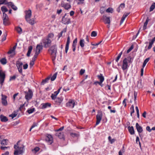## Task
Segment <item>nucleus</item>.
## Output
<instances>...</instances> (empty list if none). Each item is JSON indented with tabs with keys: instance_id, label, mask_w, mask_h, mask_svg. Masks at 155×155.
I'll use <instances>...</instances> for the list:
<instances>
[{
	"instance_id": "a211bd4d",
	"label": "nucleus",
	"mask_w": 155,
	"mask_h": 155,
	"mask_svg": "<svg viewBox=\"0 0 155 155\" xmlns=\"http://www.w3.org/2000/svg\"><path fill=\"white\" fill-rule=\"evenodd\" d=\"M55 135L58 137L60 139H64V136L63 132H57Z\"/></svg>"
},
{
	"instance_id": "774afa93",
	"label": "nucleus",
	"mask_w": 155,
	"mask_h": 155,
	"mask_svg": "<svg viewBox=\"0 0 155 155\" xmlns=\"http://www.w3.org/2000/svg\"><path fill=\"white\" fill-rule=\"evenodd\" d=\"M54 36V34L52 33L49 34L48 35V38H53Z\"/></svg>"
},
{
	"instance_id": "f257e3e1",
	"label": "nucleus",
	"mask_w": 155,
	"mask_h": 155,
	"mask_svg": "<svg viewBox=\"0 0 155 155\" xmlns=\"http://www.w3.org/2000/svg\"><path fill=\"white\" fill-rule=\"evenodd\" d=\"M31 16V10H29L26 11L25 15V19L31 25H34L35 23V19L32 18L30 19Z\"/></svg>"
},
{
	"instance_id": "0eeeda50",
	"label": "nucleus",
	"mask_w": 155,
	"mask_h": 155,
	"mask_svg": "<svg viewBox=\"0 0 155 155\" xmlns=\"http://www.w3.org/2000/svg\"><path fill=\"white\" fill-rule=\"evenodd\" d=\"M45 140L49 144H51L53 142V139L52 136L50 134H47Z\"/></svg>"
},
{
	"instance_id": "f704fd0d",
	"label": "nucleus",
	"mask_w": 155,
	"mask_h": 155,
	"mask_svg": "<svg viewBox=\"0 0 155 155\" xmlns=\"http://www.w3.org/2000/svg\"><path fill=\"white\" fill-rule=\"evenodd\" d=\"M8 141L7 139H4L1 142V144L3 145H6L7 144V141Z\"/></svg>"
},
{
	"instance_id": "4c0bfd02",
	"label": "nucleus",
	"mask_w": 155,
	"mask_h": 155,
	"mask_svg": "<svg viewBox=\"0 0 155 155\" xmlns=\"http://www.w3.org/2000/svg\"><path fill=\"white\" fill-rule=\"evenodd\" d=\"M17 32L19 33H21L22 31V30L21 28L19 27L15 28Z\"/></svg>"
},
{
	"instance_id": "7c9ffc66",
	"label": "nucleus",
	"mask_w": 155,
	"mask_h": 155,
	"mask_svg": "<svg viewBox=\"0 0 155 155\" xmlns=\"http://www.w3.org/2000/svg\"><path fill=\"white\" fill-rule=\"evenodd\" d=\"M8 2L6 0H0V5L1 4H5L7 6Z\"/></svg>"
},
{
	"instance_id": "79ce46f5",
	"label": "nucleus",
	"mask_w": 155,
	"mask_h": 155,
	"mask_svg": "<svg viewBox=\"0 0 155 155\" xmlns=\"http://www.w3.org/2000/svg\"><path fill=\"white\" fill-rule=\"evenodd\" d=\"M134 46L133 44H132L130 48L127 51V53H129L134 48Z\"/></svg>"
},
{
	"instance_id": "412c9836",
	"label": "nucleus",
	"mask_w": 155,
	"mask_h": 155,
	"mask_svg": "<svg viewBox=\"0 0 155 155\" xmlns=\"http://www.w3.org/2000/svg\"><path fill=\"white\" fill-rule=\"evenodd\" d=\"M0 119L1 121L2 122H6L8 120V118L2 114L0 116Z\"/></svg>"
},
{
	"instance_id": "bb28decb",
	"label": "nucleus",
	"mask_w": 155,
	"mask_h": 155,
	"mask_svg": "<svg viewBox=\"0 0 155 155\" xmlns=\"http://www.w3.org/2000/svg\"><path fill=\"white\" fill-rule=\"evenodd\" d=\"M97 77L98 79H100V81L101 82H103L104 81V78L102 74H101L99 75H98Z\"/></svg>"
},
{
	"instance_id": "4468645a",
	"label": "nucleus",
	"mask_w": 155,
	"mask_h": 155,
	"mask_svg": "<svg viewBox=\"0 0 155 155\" xmlns=\"http://www.w3.org/2000/svg\"><path fill=\"white\" fill-rule=\"evenodd\" d=\"M70 43V37L68 36L67 38V43L66 45L65 51V53H67L68 52V50L69 49V44Z\"/></svg>"
},
{
	"instance_id": "6e6d98bb",
	"label": "nucleus",
	"mask_w": 155,
	"mask_h": 155,
	"mask_svg": "<svg viewBox=\"0 0 155 155\" xmlns=\"http://www.w3.org/2000/svg\"><path fill=\"white\" fill-rule=\"evenodd\" d=\"M17 115V114L12 113L11 114L9 115V117H12V119H13L14 117H16Z\"/></svg>"
},
{
	"instance_id": "58836bf2",
	"label": "nucleus",
	"mask_w": 155,
	"mask_h": 155,
	"mask_svg": "<svg viewBox=\"0 0 155 155\" xmlns=\"http://www.w3.org/2000/svg\"><path fill=\"white\" fill-rule=\"evenodd\" d=\"M131 112H130V115L132 116V114L134 112V107L133 105H132L130 108Z\"/></svg>"
},
{
	"instance_id": "bf43d9fd",
	"label": "nucleus",
	"mask_w": 155,
	"mask_h": 155,
	"mask_svg": "<svg viewBox=\"0 0 155 155\" xmlns=\"http://www.w3.org/2000/svg\"><path fill=\"white\" fill-rule=\"evenodd\" d=\"M85 71V70L83 69H81V70L80 71V75H82L83 74H84Z\"/></svg>"
},
{
	"instance_id": "9d476101",
	"label": "nucleus",
	"mask_w": 155,
	"mask_h": 155,
	"mask_svg": "<svg viewBox=\"0 0 155 155\" xmlns=\"http://www.w3.org/2000/svg\"><path fill=\"white\" fill-rule=\"evenodd\" d=\"M127 58H125L123 61V64L122 67V69L123 70H126L127 68Z\"/></svg>"
},
{
	"instance_id": "a19ab883",
	"label": "nucleus",
	"mask_w": 155,
	"mask_h": 155,
	"mask_svg": "<svg viewBox=\"0 0 155 155\" xmlns=\"http://www.w3.org/2000/svg\"><path fill=\"white\" fill-rule=\"evenodd\" d=\"M134 46L133 44H132L130 48L127 51V53H129L134 48Z\"/></svg>"
},
{
	"instance_id": "a18cd8bd",
	"label": "nucleus",
	"mask_w": 155,
	"mask_h": 155,
	"mask_svg": "<svg viewBox=\"0 0 155 155\" xmlns=\"http://www.w3.org/2000/svg\"><path fill=\"white\" fill-rule=\"evenodd\" d=\"M137 87L139 88H142V82L141 81L138 82Z\"/></svg>"
},
{
	"instance_id": "393cba45",
	"label": "nucleus",
	"mask_w": 155,
	"mask_h": 155,
	"mask_svg": "<svg viewBox=\"0 0 155 155\" xmlns=\"http://www.w3.org/2000/svg\"><path fill=\"white\" fill-rule=\"evenodd\" d=\"M128 129L129 132L130 133V134H133L134 133V128L133 127L131 126V127H128Z\"/></svg>"
},
{
	"instance_id": "052dcab7",
	"label": "nucleus",
	"mask_w": 155,
	"mask_h": 155,
	"mask_svg": "<svg viewBox=\"0 0 155 155\" xmlns=\"http://www.w3.org/2000/svg\"><path fill=\"white\" fill-rule=\"evenodd\" d=\"M7 97L6 96L2 94V100H6Z\"/></svg>"
},
{
	"instance_id": "37998d69",
	"label": "nucleus",
	"mask_w": 155,
	"mask_h": 155,
	"mask_svg": "<svg viewBox=\"0 0 155 155\" xmlns=\"http://www.w3.org/2000/svg\"><path fill=\"white\" fill-rule=\"evenodd\" d=\"M113 9L111 8H109L106 10V12H110L112 13L113 12Z\"/></svg>"
},
{
	"instance_id": "aec40b11",
	"label": "nucleus",
	"mask_w": 155,
	"mask_h": 155,
	"mask_svg": "<svg viewBox=\"0 0 155 155\" xmlns=\"http://www.w3.org/2000/svg\"><path fill=\"white\" fill-rule=\"evenodd\" d=\"M42 49L43 46L42 45H38L36 47V52L39 54L40 53L41 51L42 50Z\"/></svg>"
},
{
	"instance_id": "c9c22d12",
	"label": "nucleus",
	"mask_w": 155,
	"mask_h": 155,
	"mask_svg": "<svg viewBox=\"0 0 155 155\" xmlns=\"http://www.w3.org/2000/svg\"><path fill=\"white\" fill-rule=\"evenodd\" d=\"M122 53H123V51H122L119 54L117 57L116 58V60H115V61L116 62H118L119 59L120 58L121 56V55H122Z\"/></svg>"
},
{
	"instance_id": "49530a36",
	"label": "nucleus",
	"mask_w": 155,
	"mask_h": 155,
	"mask_svg": "<svg viewBox=\"0 0 155 155\" xmlns=\"http://www.w3.org/2000/svg\"><path fill=\"white\" fill-rule=\"evenodd\" d=\"M35 110L34 108H32V109L28 110L27 112L29 114L32 113Z\"/></svg>"
},
{
	"instance_id": "5fc2aeb1",
	"label": "nucleus",
	"mask_w": 155,
	"mask_h": 155,
	"mask_svg": "<svg viewBox=\"0 0 155 155\" xmlns=\"http://www.w3.org/2000/svg\"><path fill=\"white\" fill-rule=\"evenodd\" d=\"M51 97L52 100H54L57 98V97H56L57 96H56L55 94H52Z\"/></svg>"
},
{
	"instance_id": "c85d7f7f",
	"label": "nucleus",
	"mask_w": 155,
	"mask_h": 155,
	"mask_svg": "<svg viewBox=\"0 0 155 155\" xmlns=\"http://www.w3.org/2000/svg\"><path fill=\"white\" fill-rule=\"evenodd\" d=\"M7 35V31H5V32H4L3 37L2 40V42L4 41L6 39Z\"/></svg>"
},
{
	"instance_id": "e433bc0d",
	"label": "nucleus",
	"mask_w": 155,
	"mask_h": 155,
	"mask_svg": "<svg viewBox=\"0 0 155 155\" xmlns=\"http://www.w3.org/2000/svg\"><path fill=\"white\" fill-rule=\"evenodd\" d=\"M84 39H81L80 41V45L82 48H83L84 46Z\"/></svg>"
},
{
	"instance_id": "f03ea898",
	"label": "nucleus",
	"mask_w": 155,
	"mask_h": 155,
	"mask_svg": "<svg viewBox=\"0 0 155 155\" xmlns=\"http://www.w3.org/2000/svg\"><path fill=\"white\" fill-rule=\"evenodd\" d=\"M25 98L27 100V102L28 101L31 99L33 95V92L32 91L29 89L28 91H25Z\"/></svg>"
},
{
	"instance_id": "423d86ee",
	"label": "nucleus",
	"mask_w": 155,
	"mask_h": 155,
	"mask_svg": "<svg viewBox=\"0 0 155 155\" xmlns=\"http://www.w3.org/2000/svg\"><path fill=\"white\" fill-rule=\"evenodd\" d=\"M16 65L19 72L22 74V66L23 63L21 61H18L16 63Z\"/></svg>"
},
{
	"instance_id": "2eb2a0df",
	"label": "nucleus",
	"mask_w": 155,
	"mask_h": 155,
	"mask_svg": "<svg viewBox=\"0 0 155 155\" xmlns=\"http://www.w3.org/2000/svg\"><path fill=\"white\" fill-rule=\"evenodd\" d=\"M8 6L9 8H10V6L11 7L12 9L15 11H16L18 9L17 7L14 5L13 2H8Z\"/></svg>"
},
{
	"instance_id": "4d7b16f0",
	"label": "nucleus",
	"mask_w": 155,
	"mask_h": 155,
	"mask_svg": "<svg viewBox=\"0 0 155 155\" xmlns=\"http://www.w3.org/2000/svg\"><path fill=\"white\" fill-rule=\"evenodd\" d=\"M37 126V125L35 123H34L31 126V128H30L29 130V131H31L32 129H33V128L36 126Z\"/></svg>"
},
{
	"instance_id": "b1692460",
	"label": "nucleus",
	"mask_w": 155,
	"mask_h": 155,
	"mask_svg": "<svg viewBox=\"0 0 155 155\" xmlns=\"http://www.w3.org/2000/svg\"><path fill=\"white\" fill-rule=\"evenodd\" d=\"M32 48L33 47L32 46H30L28 47V51L27 54V56L28 57H29L30 56V55L32 50Z\"/></svg>"
},
{
	"instance_id": "1a4fd4ad",
	"label": "nucleus",
	"mask_w": 155,
	"mask_h": 155,
	"mask_svg": "<svg viewBox=\"0 0 155 155\" xmlns=\"http://www.w3.org/2000/svg\"><path fill=\"white\" fill-rule=\"evenodd\" d=\"M150 60V58H146L144 61L143 66H142V68H141V76H142L143 75V68L145 66L146 64L148 62V61H149Z\"/></svg>"
},
{
	"instance_id": "dca6fc26",
	"label": "nucleus",
	"mask_w": 155,
	"mask_h": 155,
	"mask_svg": "<svg viewBox=\"0 0 155 155\" xmlns=\"http://www.w3.org/2000/svg\"><path fill=\"white\" fill-rule=\"evenodd\" d=\"M136 129L139 133L140 136V137L141 136L140 134L143 132V129L142 127L140 126L138 123H136Z\"/></svg>"
},
{
	"instance_id": "c03bdc74",
	"label": "nucleus",
	"mask_w": 155,
	"mask_h": 155,
	"mask_svg": "<svg viewBox=\"0 0 155 155\" xmlns=\"http://www.w3.org/2000/svg\"><path fill=\"white\" fill-rule=\"evenodd\" d=\"M0 78H5V74L4 73L2 72L1 71H0Z\"/></svg>"
},
{
	"instance_id": "7ed1b4c3",
	"label": "nucleus",
	"mask_w": 155,
	"mask_h": 155,
	"mask_svg": "<svg viewBox=\"0 0 155 155\" xmlns=\"http://www.w3.org/2000/svg\"><path fill=\"white\" fill-rule=\"evenodd\" d=\"M3 24L5 26L8 25L9 24V18L8 16L5 13H3Z\"/></svg>"
},
{
	"instance_id": "603ef678",
	"label": "nucleus",
	"mask_w": 155,
	"mask_h": 155,
	"mask_svg": "<svg viewBox=\"0 0 155 155\" xmlns=\"http://www.w3.org/2000/svg\"><path fill=\"white\" fill-rule=\"evenodd\" d=\"M127 58V61L129 62H132L133 58H131L130 57H129Z\"/></svg>"
},
{
	"instance_id": "ea45409f",
	"label": "nucleus",
	"mask_w": 155,
	"mask_h": 155,
	"mask_svg": "<svg viewBox=\"0 0 155 155\" xmlns=\"http://www.w3.org/2000/svg\"><path fill=\"white\" fill-rule=\"evenodd\" d=\"M155 8V3H153L150 8V12L152 11Z\"/></svg>"
},
{
	"instance_id": "4be33fe9",
	"label": "nucleus",
	"mask_w": 155,
	"mask_h": 155,
	"mask_svg": "<svg viewBox=\"0 0 155 155\" xmlns=\"http://www.w3.org/2000/svg\"><path fill=\"white\" fill-rule=\"evenodd\" d=\"M51 74L50 75L44 80H43L41 83V84L42 85H44L45 83L48 82V81L51 78Z\"/></svg>"
},
{
	"instance_id": "e2e57ef3",
	"label": "nucleus",
	"mask_w": 155,
	"mask_h": 155,
	"mask_svg": "<svg viewBox=\"0 0 155 155\" xmlns=\"http://www.w3.org/2000/svg\"><path fill=\"white\" fill-rule=\"evenodd\" d=\"M125 7V4L124 3H122L120 4L119 6V8H124Z\"/></svg>"
},
{
	"instance_id": "20e7f679",
	"label": "nucleus",
	"mask_w": 155,
	"mask_h": 155,
	"mask_svg": "<svg viewBox=\"0 0 155 155\" xmlns=\"http://www.w3.org/2000/svg\"><path fill=\"white\" fill-rule=\"evenodd\" d=\"M51 41L48 38L44 39L43 41L44 47L47 48L50 46L51 45Z\"/></svg>"
},
{
	"instance_id": "f3484780",
	"label": "nucleus",
	"mask_w": 155,
	"mask_h": 155,
	"mask_svg": "<svg viewBox=\"0 0 155 155\" xmlns=\"http://www.w3.org/2000/svg\"><path fill=\"white\" fill-rule=\"evenodd\" d=\"M42 106L41 108L42 109H45L48 107H51V104L49 103H42L41 104Z\"/></svg>"
},
{
	"instance_id": "c756f323",
	"label": "nucleus",
	"mask_w": 155,
	"mask_h": 155,
	"mask_svg": "<svg viewBox=\"0 0 155 155\" xmlns=\"http://www.w3.org/2000/svg\"><path fill=\"white\" fill-rule=\"evenodd\" d=\"M1 10L2 12H3V13H5V12H7L8 11V9L5 6H3L1 7Z\"/></svg>"
},
{
	"instance_id": "6e6552de",
	"label": "nucleus",
	"mask_w": 155,
	"mask_h": 155,
	"mask_svg": "<svg viewBox=\"0 0 155 155\" xmlns=\"http://www.w3.org/2000/svg\"><path fill=\"white\" fill-rule=\"evenodd\" d=\"M48 51H51V54H56L57 51L56 45H54L51 46L50 49L48 50Z\"/></svg>"
},
{
	"instance_id": "de8ad7c7",
	"label": "nucleus",
	"mask_w": 155,
	"mask_h": 155,
	"mask_svg": "<svg viewBox=\"0 0 155 155\" xmlns=\"http://www.w3.org/2000/svg\"><path fill=\"white\" fill-rule=\"evenodd\" d=\"M2 103L4 106H6L8 104V102L6 100H2Z\"/></svg>"
},
{
	"instance_id": "5701e85b",
	"label": "nucleus",
	"mask_w": 155,
	"mask_h": 155,
	"mask_svg": "<svg viewBox=\"0 0 155 155\" xmlns=\"http://www.w3.org/2000/svg\"><path fill=\"white\" fill-rule=\"evenodd\" d=\"M22 146L20 147L19 146L18 148V150L19 151V154H21L23 153V149L24 148V146L23 145H22Z\"/></svg>"
},
{
	"instance_id": "2f4dec72",
	"label": "nucleus",
	"mask_w": 155,
	"mask_h": 155,
	"mask_svg": "<svg viewBox=\"0 0 155 155\" xmlns=\"http://www.w3.org/2000/svg\"><path fill=\"white\" fill-rule=\"evenodd\" d=\"M70 135L72 137H78L79 136V135L76 133H73L71 132H70Z\"/></svg>"
},
{
	"instance_id": "09e8293b",
	"label": "nucleus",
	"mask_w": 155,
	"mask_h": 155,
	"mask_svg": "<svg viewBox=\"0 0 155 155\" xmlns=\"http://www.w3.org/2000/svg\"><path fill=\"white\" fill-rule=\"evenodd\" d=\"M52 57V59L53 62L54 63V61L56 56V54H51Z\"/></svg>"
},
{
	"instance_id": "39448f33",
	"label": "nucleus",
	"mask_w": 155,
	"mask_h": 155,
	"mask_svg": "<svg viewBox=\"0 0 155 155\" xmlns=\"http://www.w3.org/2000/svg\"><path fill=\"white\" fill-rule=\"evenodd\" d=\"M103 116V114L101 111L98 112V114L96 115L97 121L95 125L98 124L101 121Z\"/></svg>"
},
{
	"instance_id": "9b49d317",
	"label": "nucleus",
	"mask_w": 155,
	"mask_h": 155,
	"mask_svg": "<svg viewBox=\"0 0 155 155\" xmlns=\"http://www.w3.org/2000/svg\"><path fill=\"white\" fill-rule=\"evenodd\" d=\"M74 104L75 102L74 100H71L66 104V106L68 107L73 108L74 107Z\"/></svg>"
},
{
	"instance_id": "473e14b6",
	"label": "nucleus",
	"mask_w": 155,
	"mask_h": 155,
	"mask_svg": "<svg viewBox=\"0 0 155 155\" xmlns=\"http://www.w3.org/2000/svg\"><path fill=\"white\" fill-rule=\"evenodd\" d=\"M57 72H56L54 74L53 76L51 77L50 79L51 81H53L57 77Z\"/></svg>"
},
{
	"instance_id": "cd10ccee",
	"label": "nucleus",
	"mask_w": 155,
	"mask_h": 155,
	"mask_svg": "<svg viewBox=\"0 0 155 155\" xmlns=\"http://www.w3.org/2000/svg\"><path fill=\"white\" fill-rule=\"evenodd\" d=\"M0 62L2 64L4 65L6 64L7 60L5 58H3L0 60Z\"/></svg>"
},
{
	"instance_id": "6ab92c4d",
	"label": "nucleus",
	"mask_w": 155,
	"mask_h": 155,
	"mask_svg": "<svg viewBox=\"0 0 155 155\" xmlns=\"http://www.w3.org/2000/svg\"><path fill=\"white\" fill-rule=\"evenodd\" d=\"M63 100L62 97H57L55 100V104L58 105H60Z\"/></svg>"
},
{
	"instance_id": "f8f14e48",
	"label": "nucleus",
	"mask_w": 155,
	"mask_h": 155,
	"mask_svg": "<svg viewBox=\"0 0 155 155\" xmlns=\"http://www.w3.org/2000/svg\"><path fill=\"white\" fill-rule=\"evenodd\" d=\"M62 22L65 25H68L70 23V19L68 18H64V17H63Z\"/></svg>"
},
{
	"instance_id": "ddd939ff",
	"label": "nucleus",
	"mask_w": 155,
	"mask_h": 155,
	"mask_svg": "<svg viewBox=\"0 0 155 155\" xmlns=\"http://www.w3.org/2000/svg\"><path fill=\"white\" fill-rule=\"evenodd\" d=\"M103 18L104 22L105 24H110V18L109 17H107L105 15H103Z\"/></svg>"
},
{
	"instance_id": "338daca9",
	"label": "nucleus",
	"mask_w": 155,
	"mask_h": 155,
	"mask_svg": "<svg viewBox=\"0 0 155 155\" xmlns=\"http://www.w3.org/2000/svg\"><path fill=\"white\" fill-rule=\"evenodd\" d=\"M28 65L27 64H25L23 66V69H26L28 68Z\"/></svg>"
},
{
	"instance_id": "680f3d73",
	"label": "nucleus",
	"mask_w": 155,
	"mask_h": 155,
	"mask_svg": "<svg viewBox=\"0 0 155 155\" xmlns=\"http://www.w3.org/2000/svg\"><path fill=\"white\" fill-rule=\"evenodd\" d=\"M16 78V76L15 75H14L13 76L11 77L10 78V81H11L12 80H14Z\"/></svg>"
},
{
	"instance_id": "13d9d810",
	"label": "nucleus",
	"mask_w": 155,
	"mask_h": 155,
	"mask_svg": "<svg viewBox=\"0 0 155 155\" xmlns=\"http://www.w3.org/2000/svg\"><path fill=\"white\" fill-rule=\"evenodd\" d=\"M19 154V151L18 150H16L14 151V155H18Z\"/></svg>"
},
{
	"instance_id": "0e129e2a",
	"label": "nucleus",
	"mask_w": 155,
	"mask_h": 155,
	"mask_svg": "<svg viewBox=\"0 0 155 155\" xmlns=\"http://www.w3.org/2000/svg\"><path fill=\"white\" fill-rule=\"evenodd\" d=\"M146 130L149 132H150L151 131V129L150 128V127L149 126H147L146 127Z\"/></svg>"
},
{
	"instance_id": "3c124183",
	"label": "nucleus",
	"mask_w": 155,
	"mask_h": 155,
	"mask_svg": "<svg viewBox=\"0 0 155 155\" xmlns=\"http://www.w3.org/2000/svg\"><path fill=\"white\" fill-rule=\"evenodd\" d=\"M5 78H0V83L1 86L3 84L4 82Z\"/></svg>"
},
{
	"instance_id": "864d4df0",
	"label": "nucleus",
	"mask_w": 155,
	"mask_h": 155,
	"mask_svg": "<svg viewBox=\"0 0 155 155\" xmlns=\"http://www.w3.org/2000/svg\"><path fill=\"white\" fill-rule=\"evenodd\" d=\"M136 112L137 114V116L138 118H139L140 117V114L139 112V110L138 108V107L136 106Z\"/></svg>"
},
{
	"instance_id": "72a5a7b5",
	"label": "nucleus",
	"mask_w": 155,
	"mask_h": 155,
	"mask_svg": "<svg viewBox=\"0 0 155 155\" xmlns=\"http://www.w3.org/2000/svg\"><path fill=\"white\" fill-rule=\"evenodd\" d=\"M63 6L64 8L65 9L67 10H68L71 7V5L68 4L63 5Z\"/></svg>"
},
{
	"instance_id": "a878e982",
	"label": "nucleus",
	"mask_w": 155,
	"mask_h": 155,
	"mask_svg": "<svg viewBox=\"0 0 155 155\" xmlns=\"http://www.w3.org/2000/svg\"><path fill=\"white\" fill-rule=\"evenodd\" d=\"M149 20H150V19H149V18L147 17L146 20V21L144 23V26L143 27V30H145L146 29L147 25L148 23Z\"/></svg>"
},
{
	"instance_id": "8fccbe9b",
	"label": "nucleus",
	"mask_w": 155,
	"mask_h": 155,
	"mask_svg": "<svg viewBox=\"0 0 155 155\" xmlns=\"http://www.w3.org/2000/svg\"><path fill=\"white\" fill-rule=\"evenodd\" d=\"M97 35V33L95 31H93L91 34V36L92 37H96Z\"/></svg>"
},
{
	"instance_id": "69168bd1",
	"label": "nucleus",
	"mask_w": 155,
	"mask_h": 155,
	"mask_svg": "<svg viewBox=\"0 0 155 155\" xmlns=\"http://www.w3.org/2000/svg\"><path fill=\"white\" fill-rule=\"evenodd\" d=\"M125 19V18H124V17H122V18L121 19V20L120 21V25H121L123 23V22L124 21Z\"/></svg>"
}]
</instances>
